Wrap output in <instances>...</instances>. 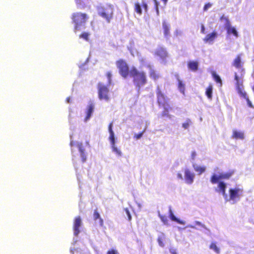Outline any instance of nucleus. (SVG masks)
<instances>
[{
	"label": "nucleus",
	"instance_id": "40",
	"mask_svg": "<svg viewBox=\"0 0 254 254\" xmlns=\"http://www.w3.org/2000/svg\"><path fill=\"white\" fill-rule=\"evenodd\" d=\"M190 120H187V121L182 124V127L185 128L187 129L190 126Z\"/></svg>",
	"mask_w": 254,
	"mask_h": 254
},
{
	"label": "nucleus",
	"instance_id": "7",
	"mask_svg": "<svg viewBox=\"0 0 254 254\" xmlns=\"http://www.w3.org/2000/svg\"><path fill=\"white\" fill-rule=\"evenodd\" d=\"M230 200L236 202L239 200L241 195H242L243 190L239 188L236 187L235 188L230 189L229 190Z\"/></svg>",
	"mask_w": 254,
	"mask_h": 254
},
{
	"label": "nucleus",
	"instance_id": "2",
	"mask_svg": "<svg viewBox=\"0 0 254 254\" xmlns=\"http://www.w3.org/2000/svg\"><path fill=\"white\" fill-rule=\"evenodd\" d=\"M129 75L132 77L134 85L139 89L147 83V79L145 72L143 71H139L134 66L131 67Z\"/></svg>",
	"mask_w": 254,
	"mask_h": 254
},
{
	"label": "nucleus",
	"instance_id": "46",
	"mask_svg": "<svg viewBox=\"0 0 254 254\" xmlns=\"http://www.w3.org/2000/svg\"><path fill=\"white\" fill-rule=\"evenodd\" d=\"M196 156V153L194 151H193L191 153V157L192 160H194L195 157Z\"/></svg>",
	"mask_w": 254,
	"mask_h": 254
},
{
	"label": "nucleus",
	"instance_id": "4",
	"mask_svg": "<svg viewBox=\"0 0 254 254\" xmlns=\"http://www.w3.org/2000/svg\"><path fill=\"white\" fill-rule=\"evenodd\" d=\"M72 20L74 24V31L76 32L79 30L81 26L83 25L88 18V15L85 13L81 12L74 13L72 15Z\"/></svg>",
	"mask_w": 254,
	"mask_h": 254
},
{
	"label": "nucleus",
	"instance_id": "30",
	"mask_svg": "<svg viewBox=\"0 0 254 254\" xmlns=\"http://www.w3.org/2000/svg\"><path fill=\"white\" fill-rule=\"evenodd\" d=\"M220 20L221 21L224 20L225 22V28L231 25L230 22L227 17L225 16L224 15H222Z\"/></svg>",
	"mask_w": 254,
	"mask_h": 254
},
{
	"label": "nucleus",
	"instance_id": "14",
	"mask_svg": "<svg viewBox=\"0 0 254 254\" xmlns=\"http://www.w3.org/2000/svg\"><path fill=\"white\" fill-rule=\"evenodd\" d=\"M241 54L238 55L233 62V65L237 68H240L242 67L243 63L241 59Z\"/></svg>",
	"mask_w": 254,
	"mask_h": 254
},
{
	"label": "nucleus",
	"instance_id": "5",
	"mask_svg": "<svg viewBox=\"0 0 254 254\" xmlns=\"http://www.w3.org/2000/svg\"><path fill=\"white\" fill-rule=\"evenodd\" d=\"M98 98L100 100L108 102L110 99V90L108 86L101 82L97 84Z\"/></svg>",
	"mask_w": 254,
	"mask_h": 254
},
{
	"label": "nucleus",
	"instance_id": "51",
	"mask_svg": "<svg viewBox=\"0 0 254 254\" xmlns=\"http://www.w3.org/2000/svg\"><path fill=\"white\" fill-rule=\"evenodd\" d=\"M66 101L68 103H70V98L69 97L66 98Z\"/></svg>",
	"mask_w": 254,
	"mask_h": 254
},
{
	"label": "nucleus",
	"instance_id": "16",
	"mask_svg": "<svg viewBox=\"0 0 254 254\" xmlns=\"http://www.w3.org/2000/svg\"><path fill=\"white\" fill-rule=\"evenodd\" d=\"M227 33L228 35H231L232 34L236 37H238V33L237 31L236 28L234 27L231 26V25H229V26L225 28Z\"/></svg>",
	"mask_w": 254,
	"mask_h": 254
},
{
	"label": "nucleus",
	"instance_id": "25",
	"mask_svg": "<svg viewBox=\"0 0 254 254\" xmlns=\"http://www.w3.org/2000/svg\"><path fill=\"white\" fill-rule=\"evenodd\" d=\"M212 75L216 83H219L220 86H221L222 84V82L220 76L218 75H217L214 71H213L212 72Z\"/></svg>",
	"mask_w": 254,
	"mask_h": 254
},
{
	"label": "nucleus",
	"instance_id": "35",
	"mask_svg": "<svg viewBox=\"0 0 254 254\" xmlns=\"http://www.w3.org/2000/svg\"><path fill=\"white\" fill-rule=\"evenodd\" d=\"M106 77L108 79V85H109L112 82V73L111 71H108L106 74Z\"/></svg>",
	"mask_w": 254,
	"mask_h": 254
},
{
	"label": "nucleus",
	"instance_id": "1",
	"mask_svg": "<svg viewBox=\"0 0 254 254\" xmlns=\"http://www.w3.org/2000/svg\"><path fill=\"white\" fill-rule=\"evenodd\" d=\"M157 103L160 107H162L164 110L161 113L162 117L171 118L169 114V110L172 109L169 102V98L161 90L159 86H157L156 90Z\"/></svg>",
	"mask_w": 254,
	"mask_h": 254
},
{
	"label": "nucleus",
	"instance_id": "17",
	"mask_svg": "<svg viewBox=\"0 0 254 254\" xmlns=\"http://www.w3.org/2000/svg\"><path fill=\"white\" fill-rule=\"evenodd\" d=\"M218 187L219 190V191H221L223 195L225 197H227V194L226 193V185L223 182H218Z\"/></svg>",
	"mask_w": 254,
	"mask_h": 254
},
{
	"label": "nucleus",
	"instance_id": "36",
	"mask_svg": "<svg viewBox=\"0 0 254 254\" xmlns=\"http://www.w3.org/2000/svg\"><path fill=\"white\" fill-rule=\"evenodd\" d=\"M154 7H155V10L156 11L157 15H158L159 14V2L157 0H154Z\"/></svg>",
	"mask_w": 254,
	"mask_h": 254
},
{
	"label": "nucleus",
	"instance_id": "8",
	"mask_svg": "<svg viewBox=\"0 0 254 254\" xmlns=\"http://www.w3.org/2000/svg\"><path fill=\"white\" fill-rule=\"evenodd\" d=\"M154 55L158 57L163 62H166L169 54L164 47H159L155 51Z\"/></svg>",
	"mask_w": 254,
	"mask_h": 254
},
{
	"label": "nucleus",
	"instance_id": "29",
	"mask_svg": "<svg viewBox=\"0 0 254 254\" xmlns=\"http://www.w3.org/2000/svg\"><path fill=\"white\" fill-rule=\"evenodd\" d=\"M178 88L181 93H182L183 94L185 93V85L182 82V81H181L179 79H178Z\"/></svg>",
	"mask_w": 254,
	"mask_h": 254
},
{
	"label": "nucleus",
	"instance_id": "33",
	"mask_svg": "<svg viewBox=\"0 0 254 254\" xmlns=\"http://www.w3.org/2000/svg\"><path fill=\"white\" fill-rule=\"evenodd\" d=\"M210 248L215 251L216 253L218 254L220 253L219 249L217 247L215 243H212L210 245Z\"/></svg>",
	"mask_w": 254,
	"mask_h": 254
},
{
	"label": "nucleus",
	"instance_id": "32",
	"mask_svg": "<svg viewBox=\"0 0 254 254\" xmlns=\"http://www.w3.org/2000/svg\"><path fill=\"white\" fill-rule=\"evenodd\" d=\"M89 35L90 34L87 32H83L79 35V37L87 41L89 40Z\"/></svg>",
	"mask_w": 254,
	"mask_h": 254
},
{
	"label": "nucleus",
	"instance_id": "34",
	"mask_svg": "<svg viewBox=\"0 0 254 254\" xmlns=\"http://www.w3.org/2000/svg\"><path fill=\"white\" fill-rule=\"evenodd\" d=\"M242 95H243V97L246 100L248 106L251 108H253V106L252 105L251 102L249 100L247 93L246 92L242 93Z\"/></svg>",
	"mask_w": 254,
	"mask_h": 254
},
{
	"label": "nucleus",
	"instance_id": "47",
	"mask_svg": "<svg viewBox=\"0 0 254 254\" xmlns=\"http://www.w3.org/2000/svg\"><path fill=\"white\" fill-rule=\"evenodd\" d=\"M170 252L171 253V254H177L176 250L173 249H170Z\"/></svg>",
	"mask_w": 254,
	"mask_h": 254
},
{
	"label": "nucleus",
	"instance_id": "19",
	"mask_svg": "<svg viewBox=\"0 0 254 254\" xmlns=\"http://www.w3.org/2000/svg\"><path fill=\"white\" fill-rule=\"evenodd\" d=\"M93 216V219L95 221H96L98 219H99L100 225L101 227H103V225H104L103 219L101 218L100 215L99 213L97 211V209H96L94 210Z\"/></svg>",
	"mask_w": 254,
	"mask_h": 254
},
{
	"label": "nucleus",
	"instance_id": "6",
	"mask_svg": "<svg viewBox=\"0 0 254 254\" xmlns=\"http://www.w3.org/2000/svg\"><path fill=\"white\" fill-rule=\"evenodd\" d=\"M116 64L120 75L126 78L128 76L130 71L127 62L124 60L119 59L116 62Z\"/></svg>",
	"mask_w": 254,
	"mask_h": 254
},
{
	"label": "nucleus",
	"instance_id": "39",
	"mask_svg": "<svg viewBox=\"0 0 254 254\" xmlns=\"http://www.w3.org/2000/svg\"><path fill=\"white\" fill-rule=\"evenodd\" d=\"M145 130H143L142 132H140L137 134H135L134 136V137L136 139H140L143 135V133L144 132Z\"/></svg>",
	"mask_w": 254,
	"mask_h": 254
},
{
	"label": "nucleus",
	"instance_id": "21",
	"mask_svg": "<svg viewBox=\"0 0 254 254\" xmlns=\"http://www.w3.org/2000/svg\"><path fill=\"white\" fill-rule=\"evenodd\" d=\"M212 90L213 86L211 84H209L208 86L206 88L205 91V94L207 98L209 99H211L212 98Z\"/></svg>",
	"mask_w": 254,
	"mask_h": 254
},
{
	"label": "nucleus",
	"instance_id": "49",
	"mask_svg": "<svg viewBox=\"0 0 254 254\" xmlns=\"http://www.w3.org/2000/svg\"><path fill=\"white\" fill-rule=\"evenodd\" d=\"M201 32L202 33L204 34L205 33V28L203 25H201Z\"/></svg>",
	"mask_w": 254,
	"mask_h": 254
},
{
	"label": "nucleus",
	"instance_id": "42",
	"mask_svg": "<svg viewBox=\"0 0 254 254\" xmlns=\"http://www.w3.org/2000/svg\"><path fill=\"white\" fill-rule=\"evenodd\" d=\"M211 6L212 4L209 2L206 3L203 7V10L207 11Z\"/></svg>",
	"mask_w": 254,
	"mask_h": 254
},
{
	"label": "nucleus",
	"instance_id": "11",
	"mask_svg": "<svg viewBox=\"0 0 254 254\" xmlns=\"http://www.w3.org/2000/svg\"><path fill=\"white\" fill-rule=\"evenodd\" d=\"M186 182L188 184H191L194 178V174L189 169H186L185 172Z\"/></svg>",
	"mask_w": 254,
	"mask_h": 254
},
{
	"label": "nucleus",
	"instance_id": "43",
	"mask_svg": "<svg viewBox=\"0 0 254 254\" xmlns=\"http://www.w3.org/2000/svg\"><path fill=\"white\" fill-rule=\"evenodd\" d=\"M112 127H113V123H111L108 126V129H109V131L110 133H114L112 129Z\"/></svg>",
	"mask_w": 254,
	"mask_h": 254
},
{
	"label": "nucleus",
	"instance_id": "12",
	"mask_svg": "<svg viewBox=\"0 0 254 254\" xmlns=\"http://www.w3.org/2000/svg\"><path fill=\"white\" fill-rule=\"evenodd\" d=\"M217 37V33L214 31L212 33L208 34L203 39L205 43H212Z\"/></svg>",
	"mask_w": 254,
	"mask_h": 254
},
{
	"label": "nucleus",
	"instance_id": "15",
	"mask_svg": "<svg viewBox=\"0 0 254 254\" xmlns=\"http://www.w3.org/2000/svg\"><path fill=\"white\" fill-rule=\"evenodd\" d=\"M188 66L190 70L195 71L198 69V63L197 61H190L188 63Z\"/></svg>",
	"mask_w": 254,
	"mask_h": 254
},
{
	"label": "nucleus",
	"instance_id": "18",
	"mask_svg": "<svg viewBox=\"0 0 254 254\" xmlns=\"http://www.w3.org/2000/svg\"><path fill=\"white\" fill-rule=\"evenodd\" d=\"M235 171L234 170H230L227 172L224 173H221L220 177L221 180H228L229 179L232 175L234 174Z\"/></svg>",
	"mask_w": 254,
	"mask_h": 254
},
{
	"label": "nucleus",
	"instance_id": "24",
	"mask_svg": "<svg viewBox=\"0 0 254 254\" xmlns=\"http://www.w3.org/2000/svg\"><path fill=\"white\" fill-rule=\"evenodd\" d=\"M219 180H221V178L220 177V175L217 176L216 175H213L210 178V182L213 184H215L217 183L218 182V181Z\"/></svg>",
	"mask_w": 254,
	"mask_h": 254
},
{
	"label": "nucleus",
	"instance_id": "9",
	"mask_svg": "<svg viewBox=\"0 0 254 254\" xmlns=\"http://www.w3.org/2000/svg\"><path fill=\"white\" fill-rule=\"evenodd\" d=\"M141 6L144 9V12L147 13L148 12V7L147 3L145 1H142L141 4L138 2H135L134 4L135 12L139 15H141L142 13Z\"/></svg>",
	"mask_w": 254,
	"mask_h": 254
},
{
	"label": "nucleus",
	"instance_id": "45",
	"mask_svg": "<svg viewBox=\"0 0 254 254\" xmlns=\"http://www.w3.org/2000/svg\"><path fill=\"white\" fill-rule=\"evenodd\" d=\"M160 217L161 219L162 220V221L163 222H164V223H165L167 221V219L166 216H160Z\"/></svg>",
	"mask_w": 254,
	"mask_h": 254
},
{
	"label": "nucleus",
	"instance_id": "28",
	"mask_svg": "<svg viewBox=\"0 0 254 254\" xmlns=\"http://www.w3.org/2000/svg\"><path fill=\"white\" fill-rule=\"evenodd\" d=\"M163 28L164 35L165 36H168L169 35V26L165 22L163 23Z\"/></svg>",
	"mask_w": 254,
	"mask_h": 254
},
{
	"label": "nucleus",
	"instance_id": "53",
	"mask_svg": "<svg viewBox=\"0 0 254 254\" xmlns=\"http://www.w3.org/2000/svg\"><path fill=\"white\" fill-rule=\"evenodd\" d=\"M161 0L164 3V4H166L168 0Z\"/></svg>",
	"mask_w": 254,
	"mask_h": 254
},
{
	"label": "nucleus",
	"instance_id": "31",
	"mask_svg": "<svg viewBox=\"0 0 254 254\" xmlns=\"http://www.w3.org/2000/svg\"><path fill=\"white\" fill-rule=\"evenodd\" d=\"M79 150L81 153V157L82 158V160L84 162L86 161V155L84 153V149L83 148H82V147L81 146V145L79 146Z\"/></svg>",
	"mask_w": 254,
	"mask_h": 254
},
{
	"label": "nucleus",
	"instance_id": "10",
	"mask_svg": "<svg viewBox=\"0 0 254 254\" xmlns=\"http://www.w3.org/2000/svg\"><path fill=\"white\" fill-rule=\"evenodd\" d=\"M82 224L81 219L80 216H77L74 218L73 225L74 234L77 236L80 232L79 228Z\"/></svg>",
	"mask_w": 254,
	"mask_h": 254
},
{
	"label": "nucleus",
	"instance_id": "44",
	"mask_svg": "<svg viewBox=\"0 0 254 254\" xmlns=\"http://www.w3.org/2000/svg\"><path fill=\"white\" fill-rule=\"evenodd\" d=\"M125 211H126V212L127 215V217H128V220L129 221L131 220V215H130V213H129V212L127 208H126V209H125Z\"/></svg>",
	"mask_w": 254,
	"mask_h": 254
},
{
	"label": "nucleus",
	"instance_id": "48",
	"mask_svg": "<svg viewBox=\"0 0 254 254\" xmlns=\"http://www.w3.org/2000/svg\"><path fill=\"white\" fill-rule=\"evenodd\" d=\"M83 0H75V2L77 4H81L83 2Z\"/></svg>",
	"mask_w": 254,
	"mask_h": 254
},
{
	"label": "nucleus",
	"instance_id": "52",
	"mask_svg": "<svg viewBox=\"0 0 254 254\" xmlns=\"http://www.w3.org/2000/svg\"><path fill=\"white\" fill-rule=\"evenodd\" d=\"M235 80H237V83H238V82H239V77L236 74L235 76Z\"/></svg>",
	"mask_w": 254,
	"mask_h": 254
},
{
	"label": "nucleus",
	"instance_id": "27",
	"mask_svg": "<svg viewBox=\"0 0 254 254\" xmlns=\"http://www.w3.org/2000/svg\"><path fill=\"white\" fill-rule=\"evenodd\" d=\"M149 76L153 80H157L159 77V74L153 69L150 71Z\"/></svg>",
	"mask_w": 254,
	"mask_h": 254
},
{
	"label": "nucleus",
	"instance_id": "20",
	"mask_svg": "<svg viewBox=\"0 0 254 254\" xmlns=\"http://www.w3.org/2000/svg\"><path fill=\"white\" fill-rule=\"evenodd\" d=\"M232 137L235 139H243L244 138V134L243 132L234 130L233 131Z\"/></svg>",
	"mask_w": 254,
	"mask_h": 254
},
{
	"label": "nucleus",
	"instance_id": "13",
	"mask_svg": "<svg viewBox=\"0 0 254 254\" xmlns=\"http://www.w3.org/2000/svg\"><path fill=\"white\" fill-rule=\"evenodd\" d=\"M94 105L91 103V104H90L88 107H87V111H86V117L84 119V121L85 122H86L90 118V117H91V115L93 112V111H94Z\"/></svg>",
	"mask_w": 254,
	"mask_h": 254
},
{
	"label": "nucleus",
	"instance_id": "37",
	"mask_svg": "<svg viewBox=\"0 0 254 254\" xmlns=\"http://www.w3.org/2000/svg\"><path fill=\"white\" fill-rule=\"evenodd\" d=\"M109 139L111 141V143L112 145L115 144V139L114 133H110Z\"/></svg>",
	"mask_w": 254,
	"mask_h": 254
},
{
	"label": "nucleus",
	"instance_id": "38",
	"mask_svg": "<svg viewBox=\"0 0 254 254\" xmlns=\"http://www.w3.org/2000/svg\"><path fill=\"white\" fill-rule=\"evenodd\" d=\"M113 151L119 155H121V151L115 146V144L112 145Z\"/></svg>",
	"mask_w": 254,
	"mask_h": 254
},
{
	"label": "nucleus",
	"instance_id": "22",
	"mask_svg": "<svg viewBox=\"0 0 254 254\" xmlns=\"http://www.w3.org/2000/svg\"><path fill=\"white\" fill-rule=\"evenodd\" d=\"M158 243L160 247H163L165 245L166 241V237L164 234H161L159 235L157 239Z\"/></svg>",
	"mask_w": 254,
	"mask_h": 254
},
{
	"label": "nucleus",
	"instance_id": "41",
	"mask_svg": "<svg viewBox=\"0 0 254 254\" xmlns=\"http://www.w3.org/2000/svg\"><path fill=\"white\" fill-rule=\"evenodd\" d=\"M107 254H119V253L117 250L111 249L107 252Z\"/></svg>",
	"mask_w": 254,
	"mask_h": 254
},
{
	"label": "nucleus",
	"instance_id": "3",
	"mask_svg": "<svg viewBox=\"0 0 254 254\" xmlns=\"http://www.w3.org/2000/svg\"><path fill=\"white\" fill-rule=\"evenodd\" d=\"M98 15L105 19L107 22L110 23L113 18L114 7L111 4L107 3L97 7Z\"/></svg>",
	"mask_w": 254,
	"mask_h": 254
},
{
	"label": "nucleus",
	"instance_id": "50",
	"mask_svg": "<svg viewBox=\"0 0 254 254\" xmlns=\"http://www.w3.org/2000/svg\"><path fill=\"white\" fill-rule=\"evenodd\" d=\"M177 177L180 179H183V176H182V175L180 173H178L177 174Z\"/></svg>",
	"mask_w": 254,
	"mask_h": 254
},
{
	"label": "nucleus",
	"instance_id": "23",
	"mask_svg": "<svg viewBox=\"0 0 254 254\" xmlns=\"http://www.w3.org/2000/svg\"><path fill=\"white\" fill-rule=\"evenodd\" d=\"M193 167L194 168V170L196 172H198L199 175H200L202 173H204L206 170V168L205 166H199L193 165Z\"/></svg>",
	"mask_w": 254,
	"mask_h": 254
},
{
	"label": "nucleus",
	"instance_id": "26",
	"mask_svg": "<svg viewBox=\"0 0 254 254\" xmlns=\"http://www.w3.org/2000/svg\"><path fill=\"white\" fill-rule=\"evenodd\" d=\"M170 217L172 220L176 222L178 224L182 225L185 224V222L184 221L181 220L179 219L176 218L172 212L170 214Z\"/></svg>",
	"mask_w": 254,
	"mask_h": 254
}]
</instances>
